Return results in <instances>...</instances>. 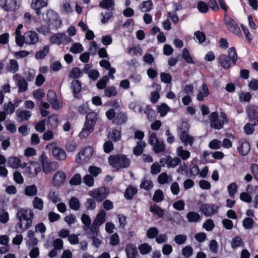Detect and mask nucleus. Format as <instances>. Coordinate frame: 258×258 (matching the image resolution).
Segmentation results:
<instances>
[{"mask_svg": "<svg viewBox=\"0 0 258 258\" xmlns=\"http://www.w3.org/2000/svg\"><path fill=\"white\" fill-rule=\"evenodd\" d=\"M23 27L22 24H19L16 29L15 35L16 44L20 47H23L25 44L36 45L39 41L38 34L34 31L29 30L22 35L21 30Z\"/></svg>", "mask_w": 258, "mask_h": 258, "instance_id": "f257e3e1", "label": "nucleus"}, {"mask_svg": "<svg viewBox=\"0 0 258 258\" xmlns=\"http://www.w3.org/2000/svg\"><path fill=\"white\" fill-rule=\"evenodd\" d=\"M16 217L19 220L17 225L19 231L23 232L32 225L34 213L31 209L20 208L17 211Z\"/></svg>", "mask_w": 258, "mask_h": 258, "instance_id": "f03ea898", "label": "nucleus"}, {"mask_svg": "<svg viewBox=\"0 0 258 258\" xmlns=\"http://www.w3.org/2000/svg\"><path fill=\"white\" fill-rule=\"evenodd\" d=\"M108 162L112 167L119 169L121 168H126L130 164V160L124 155L111 156L108 158Z\"/></svg>", "mask_w": 258, "mask_h": 258, "instance_id": "7ed1b4c3", "label": "nucleus"}, {"mask_svg": "<svg viewBox=\"0 0 258 258\" xmlns=\"http://www.w3.org/2000/svg\"><path fill=\"white\" fill-rule=\"evenodd\" d=\"M41 163L42 171L45 174H49L55 171L59 168V164L56 161H49L46 156L43 154L39 158Z\"/></svg>", "mask_w": 258, "mask_h": 258, "instance_id": "20e7f679", "label": "nucleus"}, {"mask_svg": "<svg viewBox=\"0 0 258 258\" xmlns=\"http://www.w3.org/2000/svg\"><path fill=\"white\" fill-rule=\"evenodd\" d=\"M47 150H51L53 158L59 161H64L67 157V154L63 149L56 146L55 142L49 143L45 147Z\"/></svg>", "mask_w": 258, "mask_h": 258, "instance_id": "39448f33", "label": "nucleus"}, {"mask_svg": "<svg viewBox=\"0 0 258 258\" xmlns=\"http://www.w3.org/2000/svg\"><path fill=\"white\" fill-rule=\"evenodd\" d=\"M93 151V148L91 146L84 148L76 155L75 161L79 164L88 162L91 159Z\"/></svg>", "mask_w": 258, "mask_h": 258, "instance_id": "423d86ee", "label": "nucleus"}, {"mask_svg": "<svg viewBox=\"0 0 258 258\" xmlns=\"http://www.w3.org/2000/svg\"><path fill=\"white\" fill-rule=\"evenodd\" d=\"M23 168L25 169V173L31 178L36 177L41 171L40 164L35 161L24 163Z\"/></svg>", "mask_w": 258, "mask_h": 258, "instance_id": "0eeeda50", "label": "nucleus"}, {"mask_svg": "<svg viewBox=\"0 0 258 258\" xmlns=\"http://www.w3.org/2000/svg\"><path fill=\"white\" fill-rule=\"evenodd\" d=\"M50 42L52 44L67 45L72 42V39L64 33H57L51 36L49 39Z\"/></svg>", "mask_w": 258, "mask_h": 258, "instance_id": "6e6552de", "label": "nucleus"}, {"mask_svg": "<svg viewBox=\"0 0 258 258\" xmlns=\"http://www.w3.org/2000/svg\"><path fill=\"white\" fill-rule=\"evenodd\" d=\"M46 21L51 29H57L61 25V21L56 13L52 10H49L46 13Z\"/></svg>", "mask_w": 258, "mask_h": 258, "instance_id": "1a4fd4ad", "label": "nucleus"}, {"mask_svg": "<svg viewBox=\"0 0 258 258\" xmlns=\"http://www.w3.org/2000/svg\"><path fill=\"white\" fill-rule=\"evenodd\" d=\"M144 105L143 103L138 101L132 102L129 104L130 109L136 113H142L144 110V113L147 114L148 119L151 120V118L150 117V115L153 113V110L148 109L145 110L144 109Z\"/></svg>", "mask_w": 258, "mask_h": 258, "instance_id": "9d476101", "label": "nucleus"}, {"mask_svg": "<svg viewBox=\"0 0 258 258\" xmlns=\"http://www.w3.org/2000/svg\"><path fill=\"white\" fill-rule=\"evenodd\" d=\"M89 194L97 201L101 202L107 196L108 194V190L104 187H101L90 191L89 192Z\"/></svg>", "mask_w": 258, "mask_h": 258, "instance_id": "9b49d317", "label": "nucleus"}, {"mask_svg": "<svg viewBox=\"0 0 258 258\" xmlns=\"http://www.w3.org/2000/svg\"><path fill=\"white\" fill-rule=\"evenodd\" d=\"M246 192H243L240 194V199L246 203H249L252 201V198L250 195H253V193L258 194V186L253 187L251 185H248L246 188Z\"/></svg>", "mask_w": 258, "mask_h": 258, "instance_id": "f8f14e48", "label": "nucleus"}, {"mask_svg": "<svg viewBox=\"0 0 258 258\" xmlns=\"http://www.w3.org/2000/svg\"><path fill=\"white\" fill-rule=\"evenodd\" d=\"M200 211L206 217H209L217 213L219 208L214 204H204L199 208Z\"/></svg>", "mask_w": 258, "mask_h": 258, "instance_id": "ddd939ff", "label": "nucleus"}, {"mask_svg": "<svg viewBox=\"0 0 258 258\" xmlns=\"http://www.w3.org/2000/svg\"><path fill=\"white\" fill-rule=\"evenodd\" d=\"M67 174L61 170L57 171L54 173L52 177V184L54 186L62 185L66 180Z\"/></svg>", "mask_w": 258, "mask_h": 258, "instance_id": "4468645a", "label": "nucleus"}, {"mask_svg": "<svg viewBox=\"0 0 258 258\" xmlns=\"http://www.w3.org/2000/svg\"><path fill=\"white\" fill-rule=\"evenodd\" d=\"M246 112L249 121H253V125L258 123V106L250 105L246 108Z\"/></svg>", "mask_w": 258, "mask_h": 258, "instance_id": "2eb2a0df", "label": "nucleus"}, {"mask_svg": "<svg viewBox=\"0 0 258 258\" xmlns=\"http://www.w3.org/2000/svg\"><path fill=\"white\" fill-rule=\"evenodd\" d=\"M225 24L228 28L236 35L240 34V29L236 22L227 15H224Z\"/></svg>", "mask_w": 258, "mask_h": 258, "instance_id": "dca6fc26", "label": "nucleus"}, {"mask_svg": "<svg viewBox=\"0 0 258 258\" xmlns=\"http://www.w3.org/2000/svg\"><path fill=\"white\" fill-rule=\"evenodd\" d=\"M125 251L127 258H138L139 256L137 246L133 243L127 244L125 248Z\"/></svg>", "mask_w": 258, "mask_h": 258, "instance_id": "f3484780", "label": "nucleus"}, {"mask_svg": "<svg viewBox=\"0 0 258 258\" xmlns=\"http://www.w3.org/2000/svg\"><path fill=\"white\" fill-rule=\"evenodd\" d=\"M31 115V111L22 108L18 109L16 112L17 120L20 122L29 120Z\"/></svg>", "mask_w": 258, "mask_h": 258, "instance_id": "a211bd4d", "label": "nucleus"}, {"mask_svg": "<svg viewBox=\"0 0 258 258\" xmlns=\"http://www.w3.org/2000/svg\"><path fill=\"white\" fill-rule=\"evenodd\" d=\"M9 238L6 235L0 236V244L3 246L0 247V254L6 253L10 250V246L9 245Z\"/></svg>", "mask_w": 258, "mask_h": 258, "instance_id": "6ab92c4d", "label": "nucleus"}, {"mask_svg": "<svg viewBox=\"0 0 258 258\" xmlns=\"http://www.w3.org/2000/svg\"><path fill=\"white\" fill-rule=\"evenodd\" d=\"M47 96L48 101L50 103L52 107L55 109H58L59 105L55 92L52 90H49L47 92Z\"/></svg>", "mask_w": 258, "mask_h": 258, "instance_id": "aec40b11", "label": "nucleus"}, {"mask_svg": "<svg viewBox=\"0 0 258 258\" xmlns=\"http://www.w3.org/2000/svg\"><path fill=\"white\" fill-rule=\"evenodd\" d=\"M228 120L226 115L224 112L220 113V118L217 119L216 121L211 124V126L215 129L219 130L223 127V124L227 123Z\"/></svg>", "mask_w": 258, "mask_h": 258, "instance_id": "412c9836", "label": "nucleus"}, {"mask_svg": "<svg viewBox=\"0 0 258 258\" xmlns=\"http://www.w3.org/2000/svg\"><path fill=\"white\" fill-rule=\"evenodd\" d=\"M209 95V91L208 86L206 84L203 83L199 89L196 98L198 101H202L204 98L207 97Z\"/></svg>", "mask_w": 258, "mask_h": 258, "instance_id": "4be33fe9", "label": "nucleus"}, {"mask_svg": "<svg viewBox=\"0 0 258 258\" xmlns=\"http://www.w3.org/2000/svg\"><path fill=\"white\" fill-rule=\"evenodd\" d=\"M8 166L13 169H18L23 166V164H22L21 160L16 157H10L8 159Z\"/></svg>", "mask_w": 258, "mask_h": 258, "instance_id": "5701e85b", "label": "nucleus"}, {"mask_svg": "<svg viewBox=\"0 0 258 258\" xmlns=\"http://www.w3.org/2000/svg\"><path fill=\"white\" fill-rule=\"evenodd\" d=\"M180 141L184 144V145H189L192 146L195 140L194 137L189 135L188 133H181L179 136Z\"/></svg>", "mask_w": 258, "mask_h": 258, "instance_id": "b1692460", "label": "nucleus"}, {"mask_svg": "<svg viewBox=\"0 0 258 258\" xmlns=\"http://www.w3.org/2000/svg\"><path fill=\"white\" fill-rule=\"evenodd\" d=\"M173 180L172 176L166 172L161 173L158 177V181L160 184H169Z\"/></svg>", "mask_w": 258, "mask_h": 258, "instance_id": "393cba45", "label": "nucleus"}, {"mask_svg": "<svg viewBox=\"0 0 258 258\" xmlns=\"http://www.w3.org/2000/svg\"><path fill=\"white\" fill-rule=\"evenodd\" d=\"M186 217L189 222H199L201 220L200 215L195 211L188 212L186 215Z\"/></svg>", "mask_w": 258, "mask_h": 258, "instance_id": "a878e982", "label": "nucleus"}, {"mask_svg": "<svg viewBox=\"0 0 258 258\" xmlns=\"http://www.w3.org/2000/svg\"><path fill=\"white\" fill-rule=\"evenodd\" d=\"M177 155L180 157L183 160H186L190 156L189 151L183 149L182 146H179L176 149Z\"/></svg>", "mask_w": 258, "mask_h": 258, "instance_id": "bb28decb", "label": "nucleus"}, {"mask_svg": "<svg viewBox=\"0 0 258 258\" xmlns=\"http://www.w3.org/2000/svg\"><path fill=\"white\" fill-rule=\"evenodd\" d=\"M97 120V114L95 112H90L86 116L85 123L94 128Z\"/></svg>", "mask_w": 258, "mask_h": 258, "instance_id": "cd10ccee", "label": "nucleus"}, {"mask_svg": "<svg viewBox=\"0 0 258 258\" xmlns=\"http://www.w3.org/2000/svg\"><path fill=\"white\" fill-rule=\"evenodd\" d=\"M94 131V128L85 123L81 131L79 133V137L84 139L89 136Z\"/></svg>", "mask_w": 258, "mask_h": 258, "instance_id": "c85d7f7f", "label": "nucleus"}, {"mask_svg": "<svg viewBox=\"0 0 258 258\" xmlns=\"http://www.w3.org/2000/svg\"><path fill=\"white\" fill-rule=\"evenodd\" d=\"M6 69L8 72L15 73L19 69L18 61L15 59H10L9 63L8 64Z\"/></svg>", "mask_w": 258, "mask_h": 258, "instance_id": "c756f323", "label": "nucleus"}, {"mask_svg": "<svg viewBox=\"0 0 258 258\" xmlns=\"http://www.w3.org/2000/svg\"><path fill=\"white\" fill-rule=\"evenodd\" d=\"M250 149V145L248 142L246 141L242 142L240 146L237 148L238 151L242 156L247 155Z\"/></svg>", "mask_w": 258, "mask_h": 258, "instance_id": "7c9ffc66", "label": "nucleus"}, {"mask_svg": "<svg viewBox=\"0 0 258 258\" xmlns=\"http://www.w3.org/2000/svg\"><path fill=\"white\" fill-rule=\"evenodd\" d=\"M106 212L101 210L99 213L97 215L94 221V225L97 226H100L105 221Z\"/></svg>", "mask_w": 258, "mask_h": 258, "instance_id": "2f4dec72", "label": "nucleus"}, {"mask_svg": "<svg viewBox=\"0 0 258 258\" xmlns=\"http://www.w3.org/2000/svg\"><path fill=\"white\" fill-rule=\"evenodd\" d=\"M52 29L51 26L48 25L47 22L46 24L42 25L36 28V30L39 33L45 36L49 35L51 34L50 30Z\"/></svg>", "mask_w": 258, "mask_h": 258, "instance_id": "473e14b6", "label": "nucleus"}, {"mask_svg": "<svg viewBox=\"0 0 258 258\" xmlns=\"http://www.w3.org/2000/svg\"><path fill=\"white\" fill-rule=\"evenodd\" d=\"M244 244L243 241L241 238L238 236H235L233 238L231 242V246L233 249H235L238 247H242Z\"/></svg>", "mask_w": 258, "mask_h": 258, "instance_id": "72a5a7b5", "label": "nucleus"}, {"mask_svg": "<svg viewBox=\"0 0 258 258\" xmlns=\"http://www.w3.org/2000/svg\"><path fill=\"white\" fill-rule=\"evenodd\" d=\"M20 6L18 0H7L6 10L13 11L17 10Z\"/></svg>", "mask_w": 258, "mask_h": 258, "instance_id": "f704fd0d", "label": "nucleus"}, {"mask_svg": "<svg viewBox=\"0 0 258 258\" xmlns=\"http://www.w3.org/2000/svg\"><path fill=\"white\" fill-rule=\"evenodd\" d=\"M28 240L26 243L28 245H35L38 242L37 239L35 237V232L32 230H29L27 234Z\"/></svg>", "mask_w": 258, "mask_h": 258, "instance_id": "c9c22d12", "label": "nucleus"}, {"mask_svg": "<svg viewBox=\"0 0 258 258\" xmlns=\"http://www.w3.org/2000/svg\"><path fill=\"white\" fill-rule=\"evenodd\" d=\"M49 51V47L48 45H45L43 48L37 51L35 55L37 59H41L45 57Z\"/></svg>", "mask_w": 258, "mask_h": 258, "instance_id": "e433bc0d", "label": "nucleus"}, {"mask_svg": "<svg viewBox=\"0 0 258 258\" xmlns=\"http://www.w3.org/2000/svg\"><path fill=\"white\" fill-rule=\"evenodd\" d=\"M47 6V3L44 0H32L31 7L34 9H40Z\"/></svg>", "mask_w": 258, "mask_h": 258, "instance_id": "4c0bfd02", "label": "nucleus"}, {"mask_svg": "<svg viewBox=\"0 0 258 258\" xmlns=\"http://www.w3.org/2000/svg\"><path fill=\"white\" fill-rule=\"evenodd\" d=\"M37 193V188L35 184L28 185L25 188V194L29 197L35 196Z\"/></svg>", "mask_w": 258, "mask_h": 258, "instance_id": "58836bf2", "label": "nucleus"}, {"mask_svg": "<svg viewBox=\"0 0 258 258\" xmlns=\"http://www.w3.org/2000/svg\"><path fill=\"white\" fill-rule=\"evenodd\" d=\"M32 205L34 209L41 211L43 208L44 203L41 198L35 197L32 201Z\"/></svg>", "mask_w": 258, "mask_h": 258, "instance_id": "ea45409f", "label": "nucleus"}, {"mask_svg": "<svg viewBox=\"0 0 258 258\" xmlns=\"http://www.w3.org/2000/svg\"><path fill=\"white\" fill-rule=\"evenodd\" d=\"M138 249L142 254H147L152 250V247L148 243H143L139 245Z\"/></svg>", "mask_w": 258, "mask_h": 258, "instance_id": "a19ab883", "label": "nucleus"}, {"mask_svg": "<svg viewBox=\"0 0 258 258\" xmlns=\"http://www.w3.org/2000/svg\"><path fill=\"white\" fill-rule=\"evenodd\" d=\"M47 198L53 203H56L60 201L58 196L57 192L53 189H51L49 191Z\"/></svg>", "mask_w": 258, "mask_h": 258, "instance_id": "79ce46f5", "label": "nucleus"}, {"mask_svg": "<svg viewBox=\"0 0 258 258\" xmlns=\"http://www.w3.org/2000/svg\"><path fill=\"white\" fill-rule=\"evenodd\" d=\"M219 62L225 69H228L230 67V62L225 54L221 55L219 58Z\"/></svg>", "mask_w": 258, "mask_h": 258, "instance_id": "37998d69", "label": "nucleus"}, {"mask_svg": "<svg viewBox=\"0 0 258 258\" xmlns=\"http://www.w3.org/2000/svg\"><path fill=\"white\" fill-rule=\"evenodd\" d=\"M114 5L112 0H103L99 3V6L106 10L111 9Z\"/></svg>", "mask_w": 258, "mask_h": 258, "instance_id": "c03bdc74", "label": "nucleus"}, {"mask_svg": "<svg viewBox=\"0 0 258 258\" xmlns=\"http://www.w3.org/2000/svg\"><path fill=\"white\" fill-rule=\"evenodd\" d=\"M108 136L110 139L117 141L121 138L120 131L113 129L109 132Z\"/></svg>", "mask_w": 258, "mask_h": 258, "instance_id": "a18cd8bd", "label": "nucleus"}, {"mask_svg": "<svg viewBox=\"0 0 258 258\" xmlns=\"http://www.w3.org/2000/svg\"><path fill=\"white\" fill-rule=\"evenodd\" d=\"M146 143L143 141H139L137 145L134 148V153L136 155H140L143 153V148L145 147Z\"/></svg>", "mask_w": 258, "mask_h": 258, "instance_id": "49530a36", "label": "nucleus"}, {"mask_svg": "<svg viewBox=\"0 0 258 258\" xmlns=\"http://www.w3.org/2000/svg\"><path fill=\"white\" fill-rule=\"evenodd\" d=\"M104 93L106 96L111 97L116 96L118 92L115 87L109 86L105 89Z\"/></svg>", "mask_w": 258, "mask_h": 258, "instance_id": "de8ad7c7", "label": "nucleus"}, {"mask_svg": "<svg viewBox=\"0 0 258 258\" xmlns=\"http://www.w3.org/2000/svg\"><path fill=\"white\" fill-rule=\"evenodd\" d=\"M154 152L156 153L164 152L165 150V146L164 142L162 141L158 140L156 144H153Z\"/></svg>", "mask_w": 258, "mask_h": 258, "instance_id": "09e8293b", "label": "nucleus"}, {"mask_svg": "<svg viewBox=\"0 0 258 258\" xmlns=\"http://www.w3.org/2000/svg\"><path fill=\"white\" fill-rule=\"evenodd\" d=\"M70 208L74 210H78L80 207V203L79 200L75 198L72 197L69 202Z\"/></svg>", "mask_w": 258, "mask_h": 258, "instance_id": "8fccbe9b", "label": "nucleus"}, {"mask_svg": "<svg viewBox=\"0 0 258 258\" xmlns=\"http://www.w3.org/2000/svg\"><path fill=\"white\" fill-rule=\"evenodd\" d=\"M228 55L229 58L232 60L233 63L236 64L237 59V55L234 47L230 48L228 50Z\"/></svg>", "mask_w": 258, "mask_h": 258, "instance_id": "3c124183", "label": "nucleus"}, {"mask_svg": "<svg viewBox=\"0 0 258 258\" xmlns=\"http://www.w3.org/2000/svg\"><path fill=\"white\" fill-rule=\"evenodd\" d=\"M227 190L229 196L234 198L237 191V186L235 183H231L227 186Z\"/></svg>", "mask_w": 258, "mask_h": 258, "instance_id": "603ef678", "label": "nucleus"}, {"mask_svg": "<svg viewBox=\"0 0 258 258\" xmlns=\"http://www.w3.org/2000/svg\"><path fill=\"white\" fill-rule=\"evenodd\" d=\"M84 50L82 45L80 43H74L70 48V51L73 53H79Z\"/></svg>", "mask_w": 258, "mask_h": 258, "instance_id": "864d4df0", "label": "nucleus"}, {"mask_svg": "<svg viewBox=\"0 0 258 258\" xmlns=\"http://www.w3.org/2000/svg\"><path fill=\"white\" fill-rule=\"evenodd\" d=\"M71 87L74 95L76 96V94L80 92L81 90V85L80 82L78 80H74L72 82Z\"/></svg>", "mask_w": 258, "mask_h": 258, "instance_id": "5fc2aeb1", "label": "nucleus"}, {"mask_svg": "<svg viewBox=\"0 0 258 258\" xmlns=\"http://www.w3.org/2000/svg\"><path fill=\"white\" fill-rule=\"evenodd\" d=\"M150 210L152 212L158 215L159 218L162 217L164 214L163 210L155 204L151 206Z\"/></svg>", "mask_w": 258, "mask_h": 258, "instance_id": "6e6d98bb", "label": "nucleus"}, {"mask_svg": "<svg viewBox=\"0 0 258 258\" xmlns=\"http://www.w3.org/2000/svg\"><path fill=\"white\" fill-rule=\"evenodd\" d=\"M164 199V194L161 189H157L155 191L153 200L156 202H160Z\"/></svg>", "mask_w": 258, "mask_h": 258, "instance_id": "4d7b16f0", "label": "nucleus"}, {"mask_svg": "<svg viewBox=\"0 0 258 258\" xmlns=\"http://www.w3.org/2000/svg\"><path fill=\"white\" fill-rule=\"evenodd\" d=\"M70 184L72 185H80L82 182V178L81 175L79 173L74 175L70 179Z\"/></svg>", "mask_w": 258, "mask_h": 258, "instance_id": "13d9d810", "label": "nucleus"}, {"mask_svg": "<svg viewBox=\"0 0 258 258\" xmlns=\"http://www.w3.org/2000/svg\"><path fill=\"white\" fill-rule=\"evenodd\" d=\"M159 231L156 227H151L147 231L146 235L150 239L156 238Z\"/></svg>", "mask_w": 258, "mask_h": 258, "instance_id": "bf43d9fd", "label": "nucleus"}, {"mask_svg": "<svg viewBox=\"0 0 258 258\" xmlns=\"http://www.w3.org/2000/svg\"><path fill=\"white\" fill-rule=\"evenodd\" d=\"M187 240V237L183 234H178L174 237V242L178 245L184 244Z\"/></svg>", "mask_w": 258, "mask_h": 258, "instance_id": "052dcab7", "label": "nucleus"}, {"mask_svg": "<svg viewBox=\"0 0 258 258\" xmlns=\"http://www.w3.org/2000/svg\"><path fill=\"white\" fill-rule=\"evenodd\" d=\"M58 122V117L56 115H52L48 118V123L51 128H55Z\"/></svg>", "mask_w": 258, "mask_h": 258, "instance_id": "680f3d73", "label": "nucleus"}, {"mask_svg": "<svg viewBox=\"0 0 258 258\" xmlns=\"http://www.w3.org/2000/svg\"><path fill=\"white\" fill-rule=\"evenodd\" d=\"M17 86L19 88V91L20 92L26 91L28 88V84L24 79H20L18 81Z\"/></svg>", "mask_w": 258, "mask_h": 258, "instance_id": "e2e57ef3", "label": "nucleus"}, {"mask_svg": "<svg viewBox=\"0 0 258 258\" xmlns=\"http://www.w3.org/2000/svg\"><path fill=\"white\" fill-rule=\"evenodd\" d=\"M203 227L207 231H211L215 227V224L212 220L208 219L203 224Z\"/></svg>", "mask_w": 258, "mask_h": 258, "instance_id": "0e129e2a", "label": "nucleus"}, {"mask_svg": "<svg viewBox=\"0 0 258 258\" xmlns=\"http://www.w3.org/2000/svg\"><path fill=\"white\" fill-rule=\"evenodd\" d=\"M182 255L186 258H189L193 253V249L190 245L184 247L181 251Z\"/></svg>", "mask_w": 258, "mask_h": 258, "instance_id": "69168bd1", "label": "nucleus"}, {"mask_svg": "<svg viewBox=\"0 0 258 258\" xmlns=\"http://www.w3.org/2000/svg\"><path fill=\"white\" fill-rule=\"evenodd\" d=\"M158 112L160 113L161 116H165L168 111L170 110V108L166 104H162L157 108Z\"/></svg>", "mask_w": 258, "mask_h": 258, "instance_id": "338daca9", "label": "nucleus"}, {"mask_svg": "<svg viewBox=\"0 0 258 258\" xmlns=\"http://www.w3.org/2000/svg\"><path fill=\"white\" fill-rule=\"evenodd\" d=\"M222 146V143L220 141L214 139L209 143V147L212 150H217Z\"/></svg>", "mask_w": 258, "mask_h": 258, "instance_id": "774afa93", "label": "nucleus"}]
</instances>
